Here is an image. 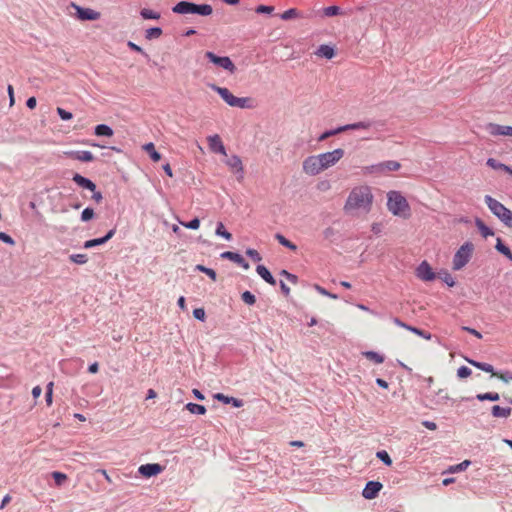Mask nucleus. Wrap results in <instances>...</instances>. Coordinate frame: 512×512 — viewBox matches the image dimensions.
Segmentation results:
<instances>
[{
	"label": "nucleus",
	"mask_w": 512,
	"mask_h": 512,
	"mask_svg": "<svg viewBox=\"0 0 512 512\" xmlns=\"http://www.w3.org/2000/svg\"><path fill=\"white\" fill-rule=\"evenodd\" d=\"M416 276L423 281H433L436 278L435 272L427 261H423L416 269Z\"/></svg>",
	"instance_id": "ddd939ff"
},
{
	"label": "nucleus",
	"mask_w": 512,
	"mask_h": 512,
	"mask_svg": "<svg viewBox=\"0 0 512 512\" xmlns=\"http://www.w3.org/2000/svg\"><path fill=\"white\" fill-rule=\"evenodd\" d=\"M208 143H209V148L211 149V151H213L214 153H221V154L226 155L225 146H224L219 135L215 134L213 136H209Z\"/></svg>",
	"instance_id": "aec40b11"
},
{
	"label": "nucleus",
	"mask_w": 512,
	"mask_h": 512,
	"mask_svg": "<svg viewBox=\"0 0 512 512\" xmlns=\"http://www.w3.org/2000/svg\"><path fill=\"white\" fill-rule=\"evenodd\" d=\"M346 13L342 11V9L339 6L332 5L325 7L322 10V15L325 17H333L337 15H345Z\"/></svg>",
	"instance_id": "7c9ffc66"
},
{
	"label": "nucleus",
	"mask_w": 512,
	"mask_h": 512,
	"mask_svg": "<svg viewBox=\"0 0 512 512\" xmlns=\"http://www.w3.org/2000/svg\"><path fill=\"white\" fill-rule=\"evenodd\" d=\"M226 164L238 174L237 179L242 180L244 177V169L242 160L238 155H232L226 162Z\"/></svg>",
	"instance_id": "dca6fc26"
},
{
	"label": "nucleus",
	"mask_w": 512,
	"mask_h": 512,
	"mask_svg": "<svg viewBox=\"0 0 512 512\" xmlns=\"http://www.w3.org/2000/svg\"><path fill=\"white\" fill-rule=\"evenodd\" d=\"M442 280L449 286V287H453L455 286L456 282L454 280V278L451 276L450 273L448 272H445L444 273V276L442 277Z\"/></svg>",
	"instance_id": "0e129e2a"
},
{
	"label": "nucleus",
	"mask_w": 512,
	"mask_h": 512,
	"mask_svg": "<svg viewBox=\"0 0 512 512\" xmlns=\"http://www.w3.org/2000/svg\"><path fill=\"white\" fill-rule=\"evenodd\" d=\"M362 355L376 364H381L384 362V356L375 351H365L362 353Z\"/></svg>",
	"instance_id": "f704fd0d"
},
{
	"label": "nucleus",
	"mask_w": 512,
	"mask_h": 512,
	"mask_svg": "<svg viewBox=\"0 0 512 512\" xmlns=\"http://www.w3.org/2000/svg\"><path fill=\"white\" fill-rule=\"evenodd\" d=\"M387 207L388 210L397 216L409 217L410 206L406 198L398 191H390L388 193Z\"/></svg>",
	"instance_id": "7ed1b4c3"
},
{
	"label": "nucleus",
	"mask_w": 512,
	"mask_h": 512,
	"mask_svg": "<svg viewBox=\"0 0 512 512\" xmlns=\"http://www.w3.org/2000/svg\"><path fill=\"white\" fill-rule=\"evenodd\" d=\"M436 404H447V402L450 400V397L448 396V393L444 389H440L436 393Z\"/></svg>",
	"instance_id": "37998d69"
},
{
	"label": "nucleus",
	"mask_w": 512,
	"mask_h": 512,
	"mask_svg": "<svg viewBox=\"0 0 512 512\" xmlns=\"http://www.w3.org/2000/svg\"><path fill=\"white\" fill-rule=\"evenodd\" d=\"M473 251L474 245L472 242L467 241L463 245H461L453 257V269H462L470 261Z\"/></svg>",
	"instance_id": "423d86ee"
},
{
	"label": "nucleus",
	"mask_w": 512,
	"mask_h": 512,
	"mask_svg": "<svg viewBox=\"0 0 512 512\" xmlns=\"http://www.w3.org/2000/svg\"><path fill=\"white\" fill-rule=\"evenodd\" d=\"M241 299L244 303H246L247 305L249 306H252L256 303V297L253 293H251L250 291H244L242 294H241Z\"/></svg>",
	"instance_id": "c03bdc74"
},
{
	"label": "nucleus",
	"mask_w": 512,
	"mask_h": 512,
	"mask_svg": "<svg viewBox=\"0 0 512 512\" xmlns=\"http://www.w3.org/2000/svg\"><path fill=\"white\" fill-rule=\"evenodd\" d=\"M476 398L479 401H485V400H488V401H498L500 399V396L496 392H486V393L478 394L476 396Z\"/></svg>",
	"instance_id": "58836bf2"
},
{
	"label": "nucleus",
	"mask_w": 512,
	"mask_h": 512,
	"mask_svg": "<svg viewBox=\"0 0 512 512\" xmlns=\"http://www.w3.org/2000/svg\"><path fill=\"white\" fill-rule=\"evenodd\" d=\"M401 167L400 163L397 162V161H394V160H389V161H385V162H382V163H379L377 165H372L371 167H369V171L370 172H374V171H384V170H387V171H397L399 170Z\"/></svg>",
	"instance_id": "6ab92c4d"
},
{
	"label": "nucleus",
	"mask_w": 512,
	"mask_h": 512,
	"mask_svg": "<svg viewBox=\"0 0 512 512\" xmlns=\"http://www.w3.org/2000/svg\"><path fill=\"white\" fill-rule=\"evenodd\" d=\"M275 239L284 247L288 248L289 250L291 251H296L297 250V246L291 242L290 240H288L285 236H283L281 233H276L275 234Z\"/></svg>",
	"instance_id": "72a5a7b5"
},
{
	"label": "nucleus",
	"mask_w": 512,
	"mask_h": 512,
	"mask_svg": "<svg viewBox=\"0 0 512 512\" xmlns=\"http://www.w3.org/2000/svg\"><path fill=\"white\" fill-rule=\"evenodd\" d=\"M376 457L382 461L386 466L392 465V459L385 450H380L376 453Z\"/></svg>",
	"instance_id": "de8ad7c7"
},
{
	"label": "nucleus",
	"mask_w": 512,
	"mask_h": 512,
	"mask_svg": "<svg viewBox=\"0 0 512 512\" xmlns=\"http://www.w3.org/2000/svg\"><path fill=\"white\" fill-rule=\"evenodd\" d=\"M341 132H344V129H343V126H340V127H337L335 129H331V130H327L325 132H323L319 137H318V141H324L326 140L327 138L331 137V136H334V135H337Z\"/></svg>",
	"instance_id": "a19ab883"
},
{
	"label": "nucleus",
	"mask_w": 512,
	"mask_h": 512,
	"mask_svg": "<svg viewBox=\"0 0 512 512\" xmlns=\"http://www.w3.org/2000/svg\"><path fill=\"white\" fill-rule=\"evenodd\" d=\"M72 181L79 187L91 191L93 193L91 198L95 202L99 203L102 201L103 195L100 191H97V186L92 180L80 175L79 173H75L72 177Z\"/></svg>",
	"instance_id": "0eeeda50"
},
{
	"label": "nucleus",
	"mask_w": 512,
	"mask_h": 512,
	"mask_svg": "<svg viewBox=\"0 0 512 512\" xmlns=\"http://www.w3.org/2000/svg\"><path fill=\"white\" fill-rule=\"evenodd\" d=\"M511 408L510 407H501L499 405H494L492 407L491 413L494 417H504L507 418L511 414Z\"/></svg>",
	"instance_id": "c85d7f7f"
},
{
	"label": "nucleus",
	"mask_w": 512,
	"mask_h": 512,
	"mask_svg": "<svg viewBox=\"0 0 512 512\" xmlns=\"http://www.w3.org/2000/svg\"><path fill=\"white\" fill-rule=\"evenodd\" d=\"M94 216H95V212H94L93 208L86 207L81 213V221L88 222V221L92 220L94 218Z\"/></svg>",
	"instance_id": "3c124183"
},
{
	"label": "nucleus",
	"mask_w": 512,
	"mask_h": 512,
	"mask_svg": "<svg viewBox=\"0 0 512 512\" xmlns=\"http://www.w3.org/2000/svg\"><path fill=\"white\" fill-rule=\"evenodd\" d=\"M494 375L498 376L504 382H508V381L512 380V372H510V371H506V372L500 373V374L495 373Z\"/></svg>",
	"instance_id": "338daca9"
},
{
	"label": "nucleus",
	"mask_w": 512,
	"mask_h": 512,
	"mask_svg": "<svg viewBox=\"0 0 512 512\" xmlns=\"http://www.w3.org/2000/svg\"><path fill=\"white\" fill-rule=\"evenodd\" d=\"M127 46H128V48L130 50H132L134 52H137V53H140L145 58H149V55L139 45L135 44L134 42L128 41L127 42Z\"/></svg>",
	"instance_id": "864d4df0"
},
{
	"label": "nucleus",
	"mask_w": 512,
	"mask_h": 512,
	"mask_svg": "<svg viewBox=\"0 0 512 512\" xmlns=\"http://www.w3.org/2000/svg\"><path fill=\"white\" fill-rule=\"evenodd\" d=\"M489 132L492 135L512 136V126L489 124Z\"/></svg>",
	"instance_id": "412c9836"
},
{
	"label": "nucleus",
	"mask_w": 512,
	"mask_h": 512,
	"mask_svg": "<svg viewBox=\"0 0 512 512\" xmlns=\"http://www.w3.org/2000/svg\"><path fill=\"white\" fill-rule=\"evenodd\" d=\"M69 259L71 262L79 265H83L88 261V257L86 254H71L69 256Z\"/></svg>",
	"instance_id": "49530a36"
},
{
	"label": "nucleus",
	"mask_w": 512,
	"mask_h": 512,
	"mask_svg": "<svg viewBox=\"0 0 512 512\" xmlns=\"http://www.w3.org/2000/svg\"><path fill=\"white\" fill-rule=\"evenodd\" d=\"M140 15L145 20H158L160 18V13L147 8H143Z\"/></svg>",
	"instance_id": "e433bc0d"
},
{
	"label": "nucleus",
	"mask_w": 512,
	"mask_h": 512,
	"mask_svg": "<svg viewBox=\"0 0 512 512\" xmlns=\"http://www.w3.org/2000/svg\"><path fill=\"white\" fill-rule=\"evenodd\" d=\"M392 321H393V323H394L395 325H397V326H399V327H402V328H404V329H406V330H408V331H409V329H410V327H411V325H409V324H407V323L403 322V321H402L400 318H398V317H393Z\"/></svg>",
	"instance_id": "69168bd1"
},
{
	"label": "nucleus",
	"mask_w": 512,
	"mask_h": 512,
	"mask_svg": "<svg viewBox=\"0 0 512 512\" xmlns=\"http://www.w3.org/2000/svg\"><path fill=\"white\" fill-rule=\"evenodd\" d=\"M7 92H8V96H9V105L13 106L15 103V97H14V89H13L12 85H10V84L8 85Z\"/></svg>",
	"instance_id": "774afa93"
},
{
	"label": "nucleus",
	"mask_w": 512,
	"mask_h": 512,
	"mask_svg": "<svg viewBox=\"0 0 512 512\" xmlns=\"http://www.w3.org/2000/svg\"><path fill=\"white\" fill-rule=\"evenodd\" d=\"M495 249L512 261V252L510 248L502 242L501 238H497Z\"/></svg>",
	"instance_id": "2f4dec72"
},
{
	"label": "nucleus",
	"mask_w": 512,
	"mask_h": 512,
	"mask_svg": "<svg viewBox=\"0 0 512 512\" xmlns=\"http://www.w3.org/2000/svg\"><path fill=\"white\" fill-rule=\"evenodd\" d=\"M57 114L59 115V117L62 119V120H70L73 118V114L63 108H60L58 107L57 108Z\"/></svg>",
	"instance_id": "680f3d73"
},
{
	"label": "nucleus",
	"mask_w": 512,
	"mask_h": 512,
	"mask_svg": "<svg viewBox=\"0 0 512 512\" xmlns=\"http://www.w3.org/2000/svg\"><path fill=\"white\" fill-rule=\"evenodd\" d=\"M193 316L201 322H204L206 320V313L204 308H195L193 310Z\"/></svg>",
	"instance_id": "bf43d9fd"
},
{
	"label": "nucleus",
	"mask_w": 512,
	"mask_h": 512,
	"mask_svg": "<svg viewBox=\"0 0 512 512\" xmlns=\"http://www.w3.org/2000/svg\"><path fill=\"white\" fill-rule=\"evenodd\" d=\"M316 54L326 59H332L335 56V49L332 46L322 44L318 47Z\"/></svg>",
	"instance_id": "a878e982"
},
{
	"label": "nucleus",
	"mask_w": 512,
	"mask_h": 512,
	"mask_svg": "<svg viewBox=\"0 0 512 512\" xmlns=\"http://www.w3.org/2000/svg\"><path fill=\"white\" fill-rule=\"evenodd\" d=\"M472 374V370L467 366H461L457 370V376L459 378H467Z\"/></svg>",
	"instance_id": "4d7b16f0"
},
{
	"label": "nucleus",
	"mask_w": 512,
	"mask_h": 512,
	"mask_svg": "<svg viewBox=\"0 0 512 512\" xmlns=\"http://www.w3.org/2000/svg\"><path fill=\"white\" fill-rule=\"evenodd\" d=\"M486 164L494 170H503L505 168V164L499 162L495 158H488Z\"/></svg>",
	"instance_id": "603ef678"
},
{
	"label": "nucleus",
	"mask_w": 512,
	"mask_h": 512,
	"mask_svg": "<svg viewBox=\"0 0 512 512\" xmlns=\"http://www.w3.org/2000/svg\"><path fill=\"white\" fill-rule=\"evenodd\" d=\"M210 87L231 107L242 109H252L255 107L254 101L250 97H236L228 88L220 87L215 84H211Z\"/></svg>",
	"instance_id": "f03ea898"
},
{
	"label": "nucleus",
	"mask_w": 512,
	"mask_h": 512,
	"mask_svg": "<svg viewBox=\"0 0 512 512\" xmlns=\"http://www.w3.org/2000/svg\"><path fill=\"white\" fill-rule=\"evenodd\" d=\"M220 257L230 260L244 269H248L250 267L249 263L244 259V257L237 252L225 251L220 255Z\"/></svg>",
	"instance_id": "f3484780"
},
{
	"label": "nucleus",
	"mask_w": 512,
	"mask_h": 512,
	"mask_svg": "<svg viewBox=\"0 0 512 512\" xmlns=\"http://www.w3.org/2000/svg\"><path fill=\"white\" fill-rule=\"evenodd\" d=\"M375 122L372 120H364L351 124H347L343 126L344 131L348 130H359V129H369L373 126Z\"/></svg>",
	"instance_id": "b1692460"
},
{
	"label": "nucleus",
	"mask_w": 512,
	"mask_h": 512,
	"mask_svg": "<svg viewBox=\"0 0 512 512\" xmlns=\"http://www.w3.org/2000/svg\"><path fill=\"white\" fill-rule=\"evenodd\" d=\"M116 233V228L110 229L103 237L90 239L84 242L83 248L90 249L108 242Z\"/></svg>",
	"instance_id": "2eb2a0df"
},
{
	"label": "nucleus",
	"mask_w": 512,
	"mask_h": 512,
	"mask_svg": "<svg viewBox=\"0 0 512 512\" xmlns=\"http://www.w3.org/2000/svg\"><path fill=\"white\" fill-rule=\"evenodd\" d=\"M485 203L490 211L507 227L512 228V211L490 195H486Z\"/></svg>",
	"instance_id": "39448f33"
},
{
	"label": "nucleus",
	"mask_w": 512,
	"mask_h": 512,
	"mask_svg": "<svg viewBox=\"0 0 512 512\" xmlns=\"http://www.w3.org/2000/svg\"><path fill=\"white\" fill-rule=\"evenodd\" d=\"M383 488L382 483L379 481H368L362 490V496L367 500L376 498Z\"/></svg>",
	"instance_id": "f8f14e48"
},
{
	"label": "nucleus",
	"mask_w": 512,
	"mask_h": 512,
	"mask_svg": "<svg viewBox=\"0 0 512 512\" xmlns=\"http://www.w3.org/2000/svg\"><path fill=\"white\" fill-rule=\"evenodd\" d=\"M94 134L99 137H111L113 136L114 131L106 124H98L94 128Z\"/></svg>",
	"instance_id": "393cba45"
},
{
	"label": "nucleus",
	"mask_w": 512,
	"mask_h": 512,
	"mask_svg": "<svg viewBox=\"0 0 512 512\" xmlns=\"http://www.w3.org/2000/svg\"><path fill=\"white\" fill-rule=\"evenodd\" d=\"M51 475H52V478L54 479V482L57 486L63 485L64 482L68 479L66 474L59 472V471H54V472H52Z\"/></svg>",
	"instance_id": "a18cd8bd"
},
{
	"label": "nucleus",
	"mask_w": 512,
	"mask_h": 512,
	"mask_svg": "<svg viewBox=\"0 0 512 512\" xmlns=\"http://www.w3.org/2000/svg\"><path fill=\"white\" fill-rule=\"evenodd\" d=\"M256 272L259 274V276L268 284L275 286L276 280L271 274V272L264 266V265H258L256 267Z\"/></svg>",
	"instance_id": "5701e85b"
},
{
	"label": "nucleus",
	"mask_w": 512,
	"mask_h": 512,
	"mask_svg": "<svg viewBox=\"0 0 512 512\" xmlns=\"http://www.w3.org/2000/svg\"><path fill=\"white\" fill-rule=\"evenodd\" d=\"M162 33H163L162 28H160V27H151V28L146 30L145 38L147 40H152V39L160 37L162 35Z\"/></svg>",
	"instance_id": "4c0bfd02"
},
{
	"label": "nucleus",
	"mask_w": 512,
	"mask_h": 512,
	"mask_svg": "<svg viewBox=\"0 0 512 512\" xmlns=\"http://www.w3.org/2000/svg\"><path fill=\"white\" fill-rule=\"evenodd\" d=\"M205 58H207L215 66L223 68L230 74H234L237 70L235 64L228 56H218L212 51L205 52Z\"/></svg>",
	"instance_id": "6e6552de"
},
{
	"label": "nucleus",
	"mask_w": 512,
	"mask_h": 512,
	"mask_svg": "<svg viewBox=\"0 0 512 512\" xmlns=\"http://www.w3.org/2000/svg\"><path fill=\"white\" fill-rule=\"evenodd\" d=\"M163 471V467L158 463H148L141 465L138 468V472L145 478H150L153 476H157Z\"/></svg>",
	"instance_id": "4468645a"
},
{
	"label": "nucleus",
	"mask_w": 512,
	"mask_h": 512,
	"mask_svg": "<svg viewBox=\"0 0 512 512\" xmlns=\"http://www.w3.org/2000/svg\"><path fill=\"white\" fill-rule=\"evenodd\" d=\"M300 17V12L298 9L296 8H290L286 11H284L281 15H280V18L282 20H290V19H293V18H298Z\"/></svg>",
	"instance_id": "79ce46f5"
},
{
	"label": "nucleus",
	"mask_w": 512,
	"mask_h": 512,
	"mask_svg": "<svg viewBox=\"0 0 512 512\" xmlns=\"http://www.w3.org/2000/svg\"><path fill=\"white\" fill-rule=\"evenodd\" d=\"M215 233L228 241L232 239V234L225 229L222 222H218Z\"/></svg>",
	"instance_id": "ea45409f"
},
{
	"label": "nucleus",
	"mask_w": 512,
	"mask_h": 512,
	"mask_svg": "<svg viewBox=\"0 0 512 512\" xmlns=\"http://www.w3.org/2000/svg\"><path fill=\"white\" fill-rule=\"evenodd\" d=\"M475 225L484 238L494 235V231L488 227L480 218L475 219Z\"/></svg>",
	"instance_id": "bb28decb"
},
{
	"label": "nucleus",
	"mask_w": 512,
	"mask_h": 512,
	"mask_svg": "<svg viewBox=\"0 0 512 512\" xmlns=\"http://www.w3.org/2000/svg\"><path fill=\"white\" fill-rule=\"evenodd\" d=\"M373 195L368 186H359L353 188L344 205V212L352 214L357 210H364L368 212L371 209Z\"/></svg>",
	"instance_id": "f257e3e1"
},
{
	"label": "nucleus",
	"mask_w": 512,
	"mask_h": 512,
	"mask_svg": "<svg viewBox=\"0 0 512 512\" xmlns=\"http://www.w3.org/2000/svg\"><path fill=\"white\" fill-rule=\"evenodd\" d=\"M143 149L149 154L153 162H158L161 160V154L158 151H156L155 146L152 142L145 144L143 146Z\"/></svg>",
	"instance_id": "c756f323"
},
{
	"label": "nucleus",
	"mask_w": 512,
	"mask_h": 512,
	"mask_svg": "<svg viewBox=\"0 0 512 512\" xmlns=\"http://www.w3.org/2000/svg\"><path fill=\"white\" fill-rule=\"evenodd\" d=\"M70 6L75 9V16L81 21H95L100 19L101 13L91 8H85L77 5L74 2L70 3Z\"/></svg>",
	"instance_id": "9d476101"
},
{
	"label": "nucleus",
	"mask_w": 512,
	"mask_h": 512,
	"mask_svg": "<svg viewBox=\"0 0 512 512\" xmlns=\"http://www.w3.org/2000/svg\"><path fill=\"white\" fill-rule=\"evenodd\" d=\"M410 332L426 339V340H430L432 335L430 332L426 331V330H423V329H420L418 327H415V326H411L410 329H409Z\"/></svg>",
	"instance_id": "09e8293b"
},
{
	"label": "nucleus",
	"mask_w": 512,
	"mask_h": 512,
	"mask_svg": "<svg viewBox=\"0 0 512 512\" xmlns=\"http://www.w3.org/2000/svg\"><path fill=\"white\" fill-rule=\"evenodd\" d=\"M172 12L176 14H197L200 16H209L213 9L210 4H196L189 1H180L172 7Z\"/></svg>",
	"instance_id": "20e7f679"
},
{
	"label": "nucleus",
	"mask_w": 512,
	"mask_h": 512,
	"mask_svg": "<svg viewBox=\"0 0 512 512\" xmlns=\"http://www.w3.org/2000/svg\"><path fill=\"white\" fill-rule=\"evenodd\" d=\"M273 11L274 7L268 5H258L255 9V12L258 14H271Z\"/></svg>",
	"instance_id": "13d9d810"
},
{
	"label": "nucleus",
	"mask_w": 512,
	"mask_h": 512,
	"mask_svg": "<svg viewBox=\"0 0 512 512\" xmlns=\"http://www.w3.org/2000/svg\"><path fill=\"white\" fill-rule=\"evenodd\" d=\"M0 241L6 243L8 245H14L15 244L14 239L10 235L5 233V232H0Z\"/></svg>",
	"instance_id": "e2e57ef3"
},
{
	"label": "nucleus",
	"mask_w": 512,
	"mask_h": 512,
	"mask_svg": "<svg viewBox=\"0 0 512 512\" xmlns=\"http://www.w3.org/2000/svg\"><path fill=\"white\" fill-rule=\"evenodd\" d=\"M214 398L224 404H231L235 408H239L243 405V401L241 399L232 396H227L222 393L215 394Z\"/></svg>",
	"instance_id": "4be33fe9"
},
{
	"label": "nucleus",
	"mask_w": 512,
	"mask_h": 512,
	"mask_svg": "<svg viewBox=\"0 0 512 512\" xmlns=\"http://www.w3.org/2000/svg\"><path fill=\"white\" fill-rule=\"evenodd\" d=\"M466 360L469 364H471L472 366H474L482 371H485L487 373H492L493 375L495 374L494 367L489 363L479 362V361H476L473 359H466Z\"/></svg>",
	"instance_id": "cd10ccee"
},
{
	"label": "nucleus",
	"mask_w": 512,
	"mask_h": 512,
	"mask_svg": "<svg viewBox=\"0 0 512 512\" xmlns=\"http://www.w3.org/2000/svg\"><path fill=\"white\" fill-rule=\"evenodd\" d=\"M180 224L182 226H184L185 228H188V229H191V230H196L200 226V219L198 217H194L193 219H191L188 222L180 221Z\"/></svg>",
	"instance_id": "8fccbe9b"
},
{
	"label": "nucleus",
	"mask_w": 512,
	"mask_h": 512,
	"mask_svg": "<svg viewBox=\"0 0 512 512\" xmlns=\"http://www.w3.org/2000/svg\"><path fill=\"white\" fill-rule=\"evenodd\" d=\"M303 170L305 173L314 176L323 171L321 163L319 162L318 156H308L303 161Z\"/></svg>",
	"instance_id": "9b49d317"
},
{
	"label": "nucleus",
	"mask_w": 512,
	"mask_h": 512,
	"mask_svg": "<svg viewBox=\"0 0 512 512\" xmlns=\"http://www.w3.org/2000/svg\"><path fill=\"white\" fill-rule=\"evenodd\" d=\"M185 408L192 414L196 415H204L206 413V408L204 405L196 404L189 402L185 405Z\"/></svg>",
	"instance_id": "473e14b6"
},
{
	"label": "nucleus",
	"mask_w": 512,
	"mask_h": 512,
	"mask_svg": "<svg viewBox=\"0 0 512 512\" xmlns=\"http://www.w3.org/2000/svg\"><path fill=\"white\" fill-rule=\"evenodd\" d=\"M67 158L78 160L81 162H91L94 160V156L90 151L77 150L65 152Z\"/></svg>",
	"instance_id": "a211bd4d"
},
{
	"label": "nucleus",
	"mask_w": 512,
	"mask_h": 512,
	"mask_svg": "<svg viewBox=\"0 0 512 512\" xmlns=\"http://www.w3.org/2000/svg\"><path fill=\"white\" fill-rule=\"evenodd\" d=\"M314 289L317 292H319L320 294H322L324 296H327L329 298H332V299H337L338 298L337 294H334V293H331V292L327 291L325 288H323L322 286H320L318 284H314Z\"/></svg>",
	"instance_id": "5fc2aeb1"
},
{
	"label": "nucleus",
	"mask_w": 512,
	"mask_h": 512,
	"mask_svg": "<svg viewBox=\"0 0 512 512\" xmlns=\"http://www.w3.org/2000/svg\"><path fill=\"white\" fill-rule=\"evenodd\" d=\"M246 255H247L249 258H251L253 261H255V262H259V261H261V260H262V257H261V255H260V253H259L257 250L252 249V248H248V249L246 250Z\"/></svg>",
	"instance_id": "6e6d98bb"
},
{
	"label": "nucleus",
	"mask_w": 512,
	"mask_h": 512,
	"mask_svg": "<svg viewBox=\"0 0 512 512\" xmlns=\"http://www.w3.org/2000/svg\"><path fill=\"white\" fill-rule=\"evenodd\" d=\"M344 153L345 152L343 149L337 148L331 152H325L317 156L319 158V162L321 163L323 170H325L335 165L344 156Z\"/></svg>",
	"instance_id": "1a4fd4ad"
},
{
	"label": "nucleus",
	"mask_w": 512,
	"mask_h": 512,
	"mask_svg": "<svg viewBox=\"0 0 512 512\" xmlns=\"http://www.w3.org/2000/svg\"><path fill=\"white\" fill-rule=\"evenodd\" d=\"M196 271L206 274L212 281L217 280V274L212 268L206 267L202 264H197L194 268Z\"/></svg>",
	"instance_id": "c9c22d12"
},
{
	"label": "nucleus",
	"mask_w": 512,
	"mask_h": 512,
	"mask_svg": "<svg viewBox=\"0 0 512 512\" xmlns=\"http://www.w3.org/2000/svg\"><path fill=\"white\" fill-rule=\"evenodd\" d=\"M470 461L469 460H465L455 466H451L449 468V471L450 472H456V471H462V470H465L469 465H470Z\"/></svg>",
	"instance_id": "052dcab7"
}]
</instances>
